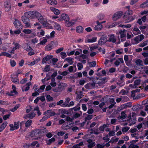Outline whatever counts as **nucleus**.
Instances as JSON below:
<instances>
[{
	"mask_svg": "<svg viewBox=\"0 0 148 148\" xmlns=\"http://www.w3.org/2000/svg\"><path fill=\"white\" fill-rule=\"evenodd\" d=\"M32 121L31 119L28 120L25 123V126L26 127H29L30 126L32 123Z\"/></svg>",
	"mask_w": 148,
	"mask_h": 148,
	"instance_id": "obj_34",
	"label": "nucleus"
},
{
	"mask_svg": "<svg viewBox=\"0 0 148 148\" xmlns=\"http://www.w3.org/2000/svg\"><path fill=\"white\" fill-rule=\"evenodd\" d=\"M58 61V59L57 58H53L50 60V62H52L53 65H56L55 66L58 68V65L57 64H56V63Z\"/></svg>",
	"mask_w": 148,
	"mask_h": 148,
	"instance_id": "obj_32",
	"label": "nucleus"
},
{
	"mask_svg": "<svg viewBox=\"0 0 148 148\" xmlns=\"http://www.w3.org/2000/svg\"><path fill=\"white\" fill-rule=\"evenodd\" d=\"M55 46V43L53 41L51 42L47 45V50L49 51L53 49Z\"/></svg>",
	"mask_w": 148,
	"mask_h": 148,
	"instance_id": "obj_15",
	"label": "nucleus"
},
{
	"mask_svg": "<svg viewBox=\"0 0 148 148\" xmlns=\"http://www.w3.org/2000/svg\"><path fill=\"white\" fill-rule=\"evenodd\" d=\"M123 12L120 11L114 14L112 16V19L114 21H116L120 18L123 14Z\"/></svg>",
	"mask_w": 148,
	"mask_h": 148,
	"instance_id": "obj_7",
	"label": "nucleus"
},
{
	"mask_svg": "<svg viewBox=\"0 0 148 148\" xmlns=\"http://www.w3.org/2000/svg\"><path fill=\"white\" fill-rule=\"evenodd\" d=\"M19 107V105L18 104H17L13 108H12L10 110L13 112H14Z\"/></svg>",
	"mask_w": 148,
	"mask_h": 148,
	"instance_id": "obj_50",
	"label": "nucleus"
},
{
	"mask_svg": "<svg viewBox=\"0 0 148 148\" xmlns=\"http://www.w3.org/2000/svg\"><path fill=\"white\" fill-rule=\"evenodd\" d=\"M130 128V127H123L122 129V131L123 132V133H124V132H125L127 131Z\"/></svg>",
	"mask_w": 148,
	"mask_h": 148,
	"instance_id": "obj_40",
	"label": "nucleus"
},
{
	"mask_svg": "<svg viewBox=\"0 0 148 148\" xmlns=\"http://www.w3.org/2000/svg\"><path fill=\"white\" fill-rule=\"evenodd\" d=\"M133 34L135 35L140 34L141 33V32L138 28L135 27H134L133 29Z\"/></svg>",
	"mask_w": 148,
	"mask_h": 148,
	"instance_id": "obj_21",
	"label": "nucleus"
},
{
	"mask_svg": "<svg viewBox=\"0 0 148 148\" xmlns=\"http://www.w3.org/2000/svg\"><path fill=\"white\" fill-rule=\"evenodd\" d=\"M103 101L106 103L108 102L110 103H112L114 102V99L112 98H109L107 95L104 97L103 98Z\"/></svg>",
	"mask_w": 148,
	"mask_h": 148,
	"instance_id": "obj_9",
	"label": "nucleus"
},
{
	"mask_svg": "<svg viewBox=\"0 0 148 148\" xmlns=\"http://www.w3.org/2000/svg\"><path fill=\"white\" fill-rule=\"evenodd\" d=\"M23 32L26 34H30L32 32L31 30L28 29H25L23 30Z\"/></svg>",
	"mask_w": 148,
	"mask_h": 148,
	"instance_id": "obj_45",
	"label": "nucleus"
},
{
	"mask_svg": "<svg viewBox=\"0 0 148 148\" xmlns=\"http://www.w3.org/2000/svg\"><path fill=\"white\" fill-rule=\"evenodd\" d=\"M33 13L35 14L36 17L37 18H38L40 16H41V14L37 11H35V12H34Z\"/></svg>",
	"mask_w": 148,
	"mask_h": 148,
	"instance_id": "obj_43",
	"label": "nucleus"
},
{
	"mask_svg": "<svg viewBox=\"0 0 148 148\" xmlns=\"http://www.w3.org/2000/svg\"><path fill=\"white\" fill-rule=\"evenodd\" d=\"M129 147L130 148H138L139 146L136 145L130 144Z\"/></svg>",
	"mask_w": 148,
	"mask_h": 148,
	"instance_id": "obj_62",
	"label": "nucleus"
},
{
	"mask_svg": "<svg viewBox=\"0 0 148 148\" xmlns=\"http://www.w3.org/2000/svg\"><path fill=\"white\" fill-rule=\"evenodd\" d=\"M131 121L130 122L131 123H130L129 124V126H131L132 124H135L136 123V120H135L134 119H131Z\"/></svg>",
	"mask_w": 148,
	"mask_h": 148,
	"instance_id": "obj_60",
	"label": "nucleus"
},
{
	"mask_svg": "<svg viewBox=\"0 0 148 148\" xmlns=\"http://www.w3.org/2000/svg\"><path fill=\"white\" fill-rule=\"evenodd\" d=\"M97 38L96 37H94L92 38L91 39H88L87 42L88 43H92L96 42L97 40Z\"/></svg>",
	"mask_w": 148,
	"mask_h": 148,
	"instance_id": "obj_28",
	"label": "nucleus"
},
{
	"mask_svg": "<svg viewBox=\"0 0 148 148\" xmlns=\"http://www.w3.org/2000/svg\"><path fill=\"white\" fill-rule=\"evenodd\" d=\"M44 39L40 41V42L38 44L41 45H43L46 42V39L45 38H44Z\"/></svg>",
	"mask_w": 148,
	"mask_h": 148,
	"instance_id": "obj_57",
	"label": "nucleus"
},
{
	"mask_svg": "<svg viewBox=\"0 0 148 148\" xmlns=\"http://www.w3.org/2000/svg\"><path fill=\"white\" fill-rule=\"evenodd\" d=\"M96 23L97 24L95 26L94 29L97 31L101 30L103 28L102 25L98 21H97Z\"/></svg>",
	"mask_w": 148,
	"mask_h": 148,
	"instance_id": "obj_14",
	"label": "nucleus"
},
{
	"mask_svg": "<svg viewBox=\"0 0 148 148\" xmlns=\"http://www.w3.org/2000/svg\"><path fill=\"white\" fill-rule=\"evenodd\" d=\"M14 20L15 21L13 23L16 28L19 29H22L23 25L21 22L17 19L15 18Z\"/></svg>",
	"mask_w": 148,
	"mask_h": 148,
	"instance_id": "obj_11",
	"label": "nucleus"
},
{
	"mask_svg": "<svg viewBox=\"0 0 148 148\" xmlns=\"http://www.w3.org/2000/svg\"><path fill=\"white\" fill-rule=\"evenodd\" d=\"M98 50L100 52H102V53L103 54H104L106 53V50L105 49H103L101 47H99L98 49Z\"/></svg>",
	"mask_w": 148,
	"mask_h": 148,
	"instance_id": "obj_53",
	"label": "nucleus"
},
{
	"mask_svg": "<svg viewBox=\"0 0 148 148\" xmlns=\"http://www.w3.org/2000/svg\"><path fill=\"white\" fill-rule=\"evenodd\" d=\"M83 28L81 26H78L76 28V32L79 33L83 32Z\"/></svg>",
	"mask_w": 148,
	"mask_h": 148,
	"instance_id": "obj_25",
	"label": "nucleus"
},
{
	"mask_svg": "<svg viewBox=\"0 0 148 148\" xmlns=\"http://www.w3.org/2000/svg\"><path fill=\"white\" fill-rule=\"evenodd\" d=\"M92 118V115H88L85 118V120L86 121L87 120H90Z\"/></svg>",
	"mask_w": 148,
	"mask_h": 148,
	"instance_id": "obj_46",
	"label": "nucleus"
},
{
	"mask_svg": "<svg viewBox=\"0 0 148 148\" xmlns=\"http://www.w3.org/2000/svg\"><path fill=\"white\" fill-rule=\"evenodd\" d=\"M25 86H24L22 88V91H28L29 89V86H27L25 87Z\"/></svg>",
	"mask_w": 148,
	"mask_h": 148,
	"instance_id": "obj_54",
	"label": "nucleus"
},
{
	"mask_svg": "<svg viewBox=\"0 0 148 148\" xmlns=\"http://www.w3.org/2000/svg\"><path fill=\"white\" fill-rule=\"evenodd\" d=\"M40 134V132L39 129H35L33 131H32L31 132V134L32 135V136L33 137L34 136L37 137L36 138H35V139H38V137L39 136L38 135L39 134Z\"/></svg>",
	"mask_w": 148,
	"mask_h": 148,
	"instance_id": "obj_10",
	"label": "nucleus"
},
{
	"mask_svg": "<svg viewBox=\"0 0 148 148\" xmlns=\"http://www.w3.org/2000/svg\"><path fill=\"white\" fill-rule=\"evenodd\" d=\"M77 66L79 70H81L83 68V65L81 63H78L77 64Z\"/></svg>",
	"mask_w": 148,
	"mask_h": 148,
	"instance_id": "obj_56",
	"label": "nucleus"
},
{
	"mask_svg": "<svg viewBox=\"0 0 148 148\" xmlns=\"http://www.w3.org/2000/svg\"><path fill=\"white\" fill-rule=\"evenodd\" d=\"M121 116H120V118L123 120L125 119L126 117V114L125 113V112L124 111H123L121 112Z\"/></svg>",
	"mask_w": 148,
	"mask_h": 148,
	"instance_id": "obj_30",
	"label": "nucleus"
},
{
	"mask_svg": "<svg viewBox=\"0 0 148 148\" xmlns=\"http://www.w3.org/2000/svg\"><path fill=\"white\" fill-rule=\"evenodd\" d=\"M21 18L22 21L25 25L26 27L30 26V20L28 17L24 15L21 17Z\"/></svg>",
	"mask_w": 148,
	"mask_h": 148,
	"instance_id": "obj_3",
	"label": "nucleus"
},
{
	"mask_svg": "<svg viewBox=\"0 0 148 148\" xmlns=\"http://www.w3.org/2000/svg\"><path fill=\"white\" fill-rule=\"evenodd\" d=\"M47 119L50 117V116H54L56 114L55 112L54 111H52L50 110H47Z\"/></svg>",
	"mask_w": 148,
	"mask_h": 148,
	"instance_id": "obj_22",
	"label": "nucleus"
},
{
	"mask_svg": "<svg viewBox=\"0 0 148 148\" xmlns=\"http://www.w3.org/2000/svg\"><path fill=\"white\" fill-rule=\"evenodd\" d=\"M12 78V79H11V80L14 83H16V82H18V84H19V82H18V81H19V80H18V79L17 77L16 78H13V77H11Z\"/></svg>",
	"mask_w": 148,
	"mask_h": 148,
	"instance_id": "obj_42",
	"label": "nucleus"
},
{
	"mask_svg": "<svg viewBox=\"0 0 148 148\" xmlns=\"http://www.w3.org/2000/svg\"><path fill=\"white\" fill-rule=\"evenodd\" d=\"M96 81L97 84L99 86H101L104 84L106 82V78L102 77H95Z\"/></svg>",
	"mask_w": 148,
	"mask_h": 148,
	"instance_id": "obj_2",
	"label": "nucleus"
},
{
	"mask_svg": "<svg viewBox=\"0 0 148 148\" xmlns=\"http://www.w3.org/2000/svg\"><path fill=\"white\" fill-rule=\"evenodd\" d=\"M142 60L140 59H138L136 61V64L138 65L141 66L142 63Z\"/></svg>",
	"mask_w": 148,
	"mask_h": 148,
	"instance_id": "obj_49",
	"label": "nucleus"
},
{
	"mask_svg": "<svg viewBox=\"0 0 148 148\" xmlns=\"http://www.w3.org/2000/svg\"><path fill=\"white\" fill-rule=\"evenodd\" d=\"M119 34L121 35L120 37L121 41L123 42L126 39L125 30H120L119 32Z\"/></svg>",
	"mask_w": 148,
	"mask_h": 148,
	"instance_id": "obj_12",
	"label": "nucleus"
},
{
	"mask_svg": "<svg viewBox=\"0 0 148 148\" xmlns=\"http://www.w3.org/2000/svg\"><path fill=\"white\" fill-rule=\"evenodd\" d=\"M47 3L52 5H55L57 4V2L56 0H48Z\"/></svg>",
	"mask_w": 148,
	"mask_h": 148,
	"instance_id": "obj_23",
	"label": "nucleus"
},
{
	"mask_svg": "<svg viewBox=\"0 0 148 148\" xmlns=\"http://www.w3.org/2000/svg\"><path fill=\"white\" fill-rule=\"evenodd\" d=\"M109 37L108 41L109 42H112L113 43H115L116 41V39L115 38L114 35L113 34H112L108 35Z\"/></svg>",
	"mask_w": 148,
	"mask_h": 148,
	"instance_id": "obj_16",
	"label": "nucleus"
},
{
	"mask_svg": "<svg viewBox=\"0 0 148 148\" xmlns=\"http://www.w3.org/2000/svg\"><path fill=\"white\" fill-rule=\"evenodd\" d=\"M89 66L90 67H94L96 65V62L95 61L90 62H89Z\"/></svg>",
	"mask_w": 148,
	"mask_h": 148,
	"instance_id": "obj_37",
	"label": "nucleus"
},
{
	"mask_svg": "<svg viewBox=\"0 0 148 148\" xmlns=\"http://www.w3.org/2000/svg\"><path fill=\"white\" fill-rule=\"evenodd\" d=\"M73 58H71V57H68L65 58L64 60L67 61V62L68 63H69L71 65L73 63Z\"/></svg>",
	"mask_w": 148,
	"mask_h": 148,
	"instance_id": "obj_29",
	"label": "nucleus"
},
{
	"mask_svg": "<svg viewBox=\"0 0 148 148\" xmlns=\"http://www.w3.org/2000/svg\"><path fill=\"white\" fill-rule=\"evenodd\" d=\"M7 123H8L6 121H5L3 123L0 127V132H1L4 129L6 126Z\"/></svg>",
	"mask_w": 148,
	"mask_h": 148,
	"instance_id": "obj_27",
	"label": "nucleus"
},
{
	"mask_svg": "<svg viewBox=\"0 0 148 148\" xmlns=\"http://www.w3.org/2000/svg\"><path fill=\"white\" fill-rule=\"evenodd\" d=\"M59 112L61 114H69V112L68 111L64 109H59Z\"/></svg>",
	"mask_w": 148,
	"mask_h": 148,
	"instance_id": "obj_36",
	"label": "nucleus"
},
{
	"mask_svg": "<svg viewBox=\"0 0 148 148\" xmlns=\"http://www.w3.org/2000/svg\"><path fill=\"white\" fill-rule=\"evenodd\" d=\"M36 115V114L34 112H32L30 114H28L26 115L24 117L25 119H32Z\"/></svg>",
	"mask_w": 148,
	"mask_h": 148,
	"instance_id": "obj_20",
	"label": "nucleus"
},
{
	"mask_svg": "<svg viewBox=\"0 0 148 148\" xmlns=\"http://www.w3.org/2000/svg\"><path fill=\"white\" fill-rule=\"evenodd\" d=\"M105 145L103 144H100L99 143L97 145V148H104Z\"/></svg>",
	"mask_w": 148,
	"mask_h": 148,
	"instance_id": "obj_58",
	"label": "nucleus"
},
{
	"mask_svg": "<svg viewBox=\"0 0 148 148\" xmlns=\"http://www.w3.org/2000/svg\"><path fill=\"white\" fill-rule=\"evenodd\" d=\"M122 106L124 108H125L127 107H131L132 106V103L131 102L127 103L125 104H123Z\"/></svg>",
	"mask_w": 148,
	"mask_h": 148,
	"instance_id": "obj_35",
	"label": "nucleus"
},
{
	"mask_svg": "<svg viewBox=\"0 0 148 148\" xmlns=\"http://www.w3.org/2000/svg\"><path fill=\"white\" fill-rule=\"evenodd\" d=\"M50 9L51 11L53 12L54 14L56 15H59L60 13V11L59 10L53 7H50Z\"/></svg>",
	"mask_w": 148,
	"mask_h": 148,
	"instance_id": "obj_19",
	"label": "nucleus"
},
{
	"mask_svg": "<svg viewBox=\"0 0 148 148\" xmlns=\"http://www.w3.org/2000/svg\"><path fill=\"white\" fill-rule=\"evenodd\" d=\"M53 100V98L49 95H47V101H50Z\"/></svg>",
	"mask_w": 148,
	"mask_h": 148,
	"instance_id": "obj_48",
	"label": "nucleus"
},
{
	"mask_svg": "<svg viewBox=\"0 0 148 148\" xmlns=\"http://www.w3.org/2000/svg\"><path fill=\"white\" fill-rule=\"evenodd\" d=\"M97 18L99 20H102L103 19L104 16L102 14H100L98 16Z\"/></svg>",
	"mask_w": 148,
	"mask_h": 148,
	"instance_id": "obj_64",
	"label": "nucleus"
},
{
	"mask_svg": "<svg viewBox=\"0 0 148 148\" xmlns=\"http://www.w3.org/2000/svg\"><path fill=\"white\" fill-rule=\"evenodd\" d=\"M45 85H43L40 86V88L38 89V92L39 93L42 92L44 91V90L45 87Z\"/></svg>",
	"mask_w": 148,
	"mask_h": 148,
	"instance_id": "obj_38",
	"label": "nucleus"
},
{
	"mask_svg": "<svg viewBox=\"0 0 148 148\" xmlns=\"http://www.w3.org/2000/svg\"><path fill=\"white\" fill-rule=\"evenodd\" d=\"M148 6V1H145L140 5V7L142 8H144L145 7H147Z\"/></svg>",
	"mask_w": 148,
	"mask_h": 148,
	"instance_id": "obj_33",
	"label": "nucleus"
},
{
	"mask_svg": "<svg viewBox=\"0 0 148 148\" xmlns=\"http://www.w3.org/2000/svg\"><path fill=\"white\" fill-rule=\"evenodd\" d=\"M70 20V18L69 15L64 13L62 14L60 17V18L58 20V22H60L64 20L66 22V21H69Z\"/></svg>",
	"mask_w": 148,
	"mask_h": 148,
	"instance_id": "obj_6",
	"label": "nucleus"
},
{
	"mask_svg": "<svg viewBox=\"0 0 148 148\" xmlns=\"http://www.w3.org/2000/svg\"><path fill=\"white\" fill-rule=\"evenodd\" d=\"M141 82V80L140 79H137L134 82V86L136 87L137 86L139 85Z\"/></svg>",
	"mask_w": 148,
	"mask_h": 148,
	"instance_id": "obj_31",
	"label": "nucleus"
},
{
	"mask_svg": "<svg viewBox=\"0 0 148 148\" xmlns=\"http://www.w3.org/2000/svg\"><path fill=\"white\" fill-rule=\"evenodd\" d=\"M66 84L62 83L58 85V87L53 89V90L54 92H61L64 89V87Z\"/></svg>",
	"mask_w": 148,
	"mask_h": 148,
	"instance_id": "obj_4",
	"label": "nucleus"
},
{
	"mask_svg": "<svg viewBox=\"0 0 148 148\" xmlns=\"http://www.w3.org/2000/svg\"><path fill=\"white\" fill-rule=\"evenodd\" d=\"M40 133H45L46 132V126L42 125L40 127Z\"/></svg>",
	"mask_w": 148,
	"mask_h": 148,
	"instance_id": "obj_26",
	"label": "nucleus"
},
{
	"mask_svg": "<svg viewBox=\"0 0 148 148\" xmlns=\"http://www.w3.org/2000/svg\"><path fill=\"white\" fill-rule=\"evenodd\" d=\"M87 142L88 143V148H92L95 146L96 144L94 142H93L91 139H89L87 140Z\"/></svg>",
	"mask_w": 148,
	"mask_h": 148,
	"instance_id": "obj_13",
	"label": "nucleus"
},
{
	"mask_svg": "<svg viewBox=\"0 0 148 148\" xmlns=\"http://www.w3.org/2000/svg\"><path fill=\"white\" fill-rule=\"evenodd\" d=\"M10 64L12 66H14L16 64L15 61L14 60H11L10 61Z\"/></svg>",
	"mask_w": 148,
	"mask_h": 148,
	"instance_id": "obj_63",
	"label": "nucleus"
},
{
	"mask_svg": "<svg viewBox=\"0 0 148 148\" xmlns=\"http://www.w3.org/2000/svg\"><path fill=\"white\" fill-rule=\"evenodd\" d=\"M91 88L92 87L93 88H95V85L97 84L96 81L95 80V78H93L92 79V83H89Z\"/></svg>",
	"mask_w": 148,
	"mask_h": 148,
	"instance_id": "obj_24",
	"label": "nucleus"
},
{
	"mask_svg": "<svg viewBox=\"0 0 148 148\" xmlns=\"http://www.w3.org/2000/svg\"><path fill=\"white\" fill-rule=\"evenodd\" d=\"M77 19H72L70 21H66L65 22V24L66 26L68 27H70L73 26L75 24V23L77 21Z\"/></svg>",
	"mask_w": 148,
	"mask_h": 148,
	"instance_id": "obj_8",
	"label": "nucleus"
},
{
	"mask_svg": "<svg viewBox=\"0 0 148 148\" xmlns=\"http://www.w3.org/2000/svg\"><path fill=\"white\" fill-rule=\"evenodd\" d=\"M80 108L79 104H78L76 106L72 108L75 111L79 110Z\"/></svg>",
	"mask_w": 148,
	"mask_h": 148,
	"instance_id": "obj_47",
	"label": "nucleus"
},
{
	"mask_svg": "<svg viewBox=\"0 0 148 148\" xmlns=\"http://www.w3.org/2000/svg\"><path fill=\"white\" fill-rule=\"evenodd\" d=\"M14 127L15 129H17L19 128V122H15L14 123Z\"/></svg>",
	"mask_w": 148,
	"mask_h": 148,
	"instance_id": "obj_59",
	"label": "nucleus"
},
{
	"mask_svg": "<svg viewBox=\"0 0 148 148\" xmlns=\"http://www.w3.org/2000/svg\"><path fill=\"white\" fill-rule=\"evenodd\" d=\"M4 6L6 11H8L10 10L11 5L9 2L8 1L5 2L4 3Z\"/></svg>",
	"mask_w": 148,
	"mask_h": 148,
	"instance_id": "obj_17",
	"label": "nucleus"
},
{
	"mask_svg": "<svg viewBox=\"0 0 148 148\" xmlns=\"http://www.w3.org/2000/svg\"><path fill=\"white\" fill-rule=\"evenodd\" d=\"M107 37L106 35L101 36L98 41V44L100 45H104L106 42L108 41Z\"/></svg>",
	"mask_w": 148,
	"mask_h": 148,
	"instance_id": "obj_5",
	"label": "nucleus"
},
{
	"mask_svg": "<svg viewBox=\"0 0 148 148\" xmlns=\"http://www.w3.org/2000/svg\"><path fill=\"white\" fill-rule=\"evenodd\" d=\"M55 28L58 30H60L61 29V27L60 25L58 23H55Z\"/></svg>",
	"mask_w": 148,
	"mask_h": 148,
	"instance_id": "obj_41",
	"label": "nucleus"
},
{
	"mask_svg": "<svg viewBox=\"0 0 148 148\" xmlns=\"http://www.w3.org/2000/svg\"><path fill=\"white\" fill-rule=\"evenodd\" d=\"M18 92L16 91H14V90H12L10 91V92L8 94L9 96H13L17 94Z\"/></svg>",
	"mask_w": 148,
	"mask_h": 148,
	"instance_id": "obj_44",
	"label": "nucleus"
},
{
	"mask_svg": "<svg viewBox=\"0 0 148 148\" xmlns=\"http://www.w3.org/2000/svg\"><path fill=\"white\" fill-rule=\"evenodd\" d=\"M38 18L39 22L43 25L44 26L46 27V23L42 16L41 15V16H40Z\"/></svg>",
	"mask_w": 148,
	"mask_h": 148,
	"instance_id": "obj_18",
	"label": "nucleus"
},
{
	"mask_svg": "<svg viewBox=\"0 0 148 148\" xmlns=\"http://www.w3.org/2000/svg\"><path fill=\"white\" fill-rule=\"evenodd\" d=\"M38 142L36 141H34L33 142H32L31 144V145L32 146H34L36 145V144H37V145H36V147H38L39 146V144H38Z\"/></svg>",
	"mask_w": 148,
	"mask_h": 148,
	"instance_id": "obj_52",
	"label": "nucleus"
},
{
	"mask_svg": "<svg viewBox=\"0 0 148 148\" xmlns=\"http://www.w3.org/2000/svg\"><path fill=\"white\" fill-rule=\"evenodd\" d=\"M60 54L61 55V58L62 59H64L66 56V55L65 52H62L60 53Z\"/></svg>",
	"mask_w": 148,
	"mask_h": 148,
	"instance_id": "obj_55",
	"label": "nucleus"
},
{
	"mask_svg": "<svg viewBox=\"0 0 148 148\" xmlns=\"http://www.w3.org/2000/svg\"><path fill=\"white\" fill-rule=\"evenodd\" d=\"M55 138L53 137L51 139H49L48 140V142H47V145H50L53 142H54L55 141Z\"/></svg>",
	"mask_w": 148,
	"mask_h": 148,
	"instance_id": "obj_39",
	"label": "nucleus"
},
{
	"mask_svg": "<svg viewBox=\"0 0 148 148\" xmlns=\"http://www.w3.org/2000/svg\"><path fill=\"white\" fill-rule=\"evenodd\" d=\"M74 120V118H71L70 117L68 116L66 118V121H67L72 122Z\"/></svg>",
	"mask_w": 148,
	"mask_h": 148,
	"instance_id": "obj_51",
	"label": "nucleus"
},
{
	"mask_svg": "<svg viewBox=\"0 0 148 148\" xmlns=\"http://www.w3.org/2000/svg\"><path fill=\"white\" fill-rule=\"evenodd\" d=\"M143 124L145 126L148 127V116L147 117V121H143Z\"/></svg>",
	"mask_w": 148,
	"mask_h": 148,
	"instance_id": "obj_61",
	"label": "nucleus"
},
{
	"mask_svg": "<svg viewBox=\"0 0 148 148\" xmlns=\"http://www.w3.org/2000/svg\"><path fill=\"white\" fill-rule=\"evenodd\" d=\"M132 11L128 10L124 13V18L125 19V22L129 23L133 21L134 18L132 16H129V15L132 14Z\"/></svg>",
	"mask_w": 148,
	"mask_h": 148,
	"instance_id": "obj_1",
	"label": "nucleus"
}]
</instances>
